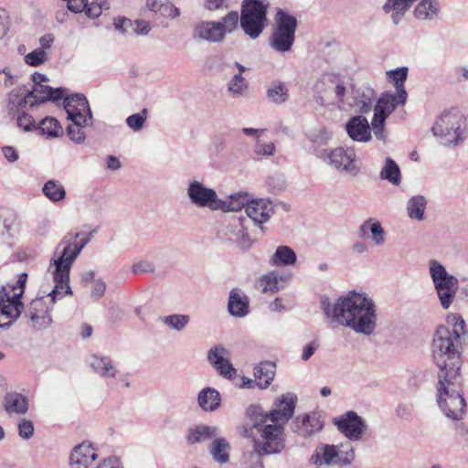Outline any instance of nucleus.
<instances>
[{
    "instance_id": "obj_6",
    "label": "nucleus",
    "mask_w": 468,
    "mask_h": 468,
    "mask_svg": "<svg viewBox=\"0 0 468 468\" xmlns=\"http://www.w3.org/2000/svg\"><path fill=\"white\" fill-rule=\"evenodd\" d=\"M437 402L444 415L452 420H461L464 414L465 400L462 394L461 374H438Z\"/></svg>"
},
{
    "instance_id": "obj_55",
    "label": "nucleus",
    "mask_w": 468,
    "mask_h": 468,
    "mask_svg": "<svg viewBox=\"0 0 468 468\" xmlns=\"http://www.w3.org/2000/svg\"><path fill=\"white\" fill-rule=\"evenodd\" d=\"M253 151L257 155L271 156L275 154V145L271 142L256 141Z\"/></svg>"
},
{
    "instance_id": "obj_17",
    "label": "nucleus",
    "mask_w": 468,
    "mask_h": 468,
    "mask_svg": "<svg viewBox=\"0 0 468 468\" xmlns=\"http://www.w3.org/2000/svg\"><path fill=\"white\" fill-rule=\"evenodd\" d=\"M296 397L292 393L282 395L273 403V409L269 411H261L257 406H250L255 416H264L269 423L284 428L285 424L292 417L295 410Z\"/></svg>"
},
{
    "instance_id": "obj_53",
    "label": "nucleus",
    "mask_w": 468,
    "mask_h": 468,
    "mask_svg": "<svg viewBox=\"0 0 468 468\" xmlns=\"http://www.w3.org/2000/svg\"><path fill=\"white\" fill-rule=\"evenodd\" d=\"M369 232L371 234V239L373 242L377 246H380L384 243L385 231L380 222L375 220L374 218H369Z\"/></svg>"
},
{
    "instance_id": "obj_2",
    "label": "nucleus",
    "mask_w": 468,
    "mask_h": 468,
    "mask_svg": "<svg viewBox=\"0 0 468 468\" xmlns=\"http://www.w3.org/2000/svg\"><path fill=\"white\" fill-rule=\"evenodd\" d=\"M452 328L441 325L437 328L431 345L432 358L439 367V373L460 374V337L464 334V320L453 315L450 321Z\"/></svg>"
},
{
    "instance_id": "obj_28",
    "label": "nucleus",
    "mask_w": 468,
    "mask_h": 468,
    "mask_svg": "<svg viewBox=\"0 0 468 468\" xmlns=\"http://www.w3.org/2000/svg\"><path fill=\"white\" fill-rule=\"evenodd\" d=\"M323 80L324 81H332V83L335 84V100L338 106L342 110H347L355 104L354 96L349 92V90L343 85V81L340 80L338 75H335L330 72H326L323 76Z\"/></svg>"
},
{
    "instance_id": "obj_39",
    "label": "nucleus",
    "mask_w": 468,
    "mask_h": 468,
    "mask_svg": "<svg viewBox=\"0 0 468 468\" xmlns=\"http://www.w3.org/2000/svg\"><path fill=\"white\" fill-rule=\"evenodd\" d=\"M297 421V431L303 437L320 431L324 426L323 420L316 414L298 417Z\"/></svg>"
},
{
    "instance_id": "obj_62",
    "label": "nucleus",
    "mask_w": 468,
    "mask_h": 468,
    "mask_svg": "<svg viewBox=\"0 0 468 468\" xmlns=\"http://www.w3.org/2000/svg\"><path fill=\"white\" fill-rule=\"evenodd\" d=\"M132 34L146 36L150 32V25L144 20L133 21Z\"/></svg>"
},
{
    "instance_id": "obj_9",
    "label": "nucleus",
    "mask_w": 468,
    "mask_h": 468,
    "mask_svg": "<svg viewBox=\"0 0 468 468\" xmlns=\"http://www.w3.org/2000/svg\"><path fill=\"white\" fill-rule=\"evenodd\" d=\"M239 27V14L229 12L218 21H201L194 26L192 37L195 40L209 43L224 41L226 35L233 33Z\"/></svg>"
},
{
    "instance_id": "obj_48",
    "label": "nucleus",
    "mask_w": 468,
    "mask_h": 468,
    "mask_svg": "<svg viewBox=\"0 0 468 468\" xmlns=\"http://www.w3.org/2000/svg\"><path fill=\"white\" fill-rule=\"evenodd\" d=\"M358 96H360L359 91L356 92ZM355 104L353 106H356L360 113L368 112L373 105L374 100V90L371 89H366L361 94L360 98L355 97Z\"/></svg>"
},
{
    "instance_id": "obj_7",
    "label": "nucleus",
    "mask_w": 468,
    "mask_h": 468,
    "mask_svg": "<svg viewBox=\"0 0 468 468\" xmlns=\"http://www.w3.org/2000/svg\"><path fill=\"white\" fill-rule=\"evenodd\" d=\"M27 279V274L23 272L16 282L0 286V328H9L20 316L24 308L21 297Z\"/></svg>"
},
{
    "instance_id": "obj_13",
    "label": "nucleus",
    "mask_w": 468,
    "mask_h": 468,
    "mask_svg": "<svg viewBox=\"0 0 468 468\" xmlns=\"http://www.w3.org/2000/svg\"><path fill=\"white\" fill-rule=\"evenodd\" d=\"M65 95L66 89L63 88L52 89L46 84L34 85L32 90L27 91L23 97H20L16 91L13 90L9 94L8 108L10 111H14L15 109L27 105L33 107L37 103H42L47 101L57 102L63 99Z\"/></svg>"
},
{
    "instance_id": "obj_10",
    "label": "nucleus",
    "mask_w": 468,
    "mask_h": 468,
    "mask_svg": "<svg viewBox=\"0 0 468 468\" xmlns=\"http://www.w3.org/2000/svg\"><path fill=\"white\" fill-rule=\"evenodd\" d=\"M356 458L354 446L348 442L339 445L322 444L316 447L312 461L316 465L337 466L340 468L350 466Z\"/></svg>"
},
{
    "instance_id": "obj_61",
    "label": "nucleus",
    "mask_w": 468,
    "mask_h": 468,
    "mask_svg": "<svg viewBox=\"0 0 468 468\" xmlns=\"http://www.w3.org/2000/svg\"><path fill=\"white\" fill-rule=\"evenodd\" d=\"M16 77L7 68L0 70V86L10 88L16 84Z\"/></svg>"
},
{
    "instance_id": "obj_14",
    "label": "nucleus",
    "mask_w": 468,
    "mask_h": 468,
    "mask_svg": "<svg viewBox=\"0 0 468 468\" xmlns=\"http://www.w3.org/2000/svg\"><path fill=\"white\" fill-rule=\"evenodd\" d=\"M297 20L293 16L279 10L276 15V24L270 37L271 47L278 52H288L294 42Z\"/></svg>"
},
{
    "instance_id": "obj_21",
    "label": "nucleus",
    "mask_w": 468,
    "mask_h": 468,
    "mask_svg": "<svg viewBox=\"0 0 468 468\" xmlns=\"http://www.w3.org/2000/svg\"><path fill=\"white\" fill-rule=\"evenodd\" d=\"M190 202L199 207H207L211 210H218V197L216 191L207 187L202 182L192 180L186 189Z\"/></svg>"
},
{
    "instance_id": "obj_60",
    "label": "nucleus",
    "mask_w": 468,
    "mask_h": 468,
    "mask_svg": "<svg viewBox=\"0 0 468 468\" xmlns=\"http://www.w3.org/2000/svg\"><path fill=\"white\" fill-rule=\"evenodd\" d=\"M161 14L165 17L176 19L180 16L181 12L173 3L166 1L164 3Z\"/></svg>"
},
{
    "instance_id": "obj_12",
    "label": "nucleus",
    "mask_w": 468,
    "mask_h": 468,
    "mask_svg": "<svg viewBox=\"0 0 468 468\" xmlns=\"http://www.w3.org/2000/svg\"><path fill=\"white\" fill-rule=\"evenodd\" d=\"M408 93L400 92H383L377 101L374 107V115L371 121L372 130L376 138L379 140L385 139L384 125L387 118L401 105H405Z\"/></svg>"
},
{
    "instance_id": "obj_49",
    "label": "nucleus",
    "mask_w": 468,
    "mask_h": 468,
    "mask_svg": "<svg viewBox=\"0 0 468 468\" xmlns=\"http://www.w3.org/2000/svg\"><path fill=\"white\" fill-rule=\"evenodd\" d=\"M162 321L170 329L180 332L188 324L190 317L186 314H171L163 317Z\"/></svg>"
},
{
    "instance_id": "obj_20",
    "label": "nucleus",
    "mask_w": 468,
    "mask_h": 468,
    "mask_svg": "<svg viewBox=\"0 0 468 468\" xmlns=\"http://www.w3.org/2000/svg\"><path fill=\"white\" fill-rule=\"evenodd\" d=\"M98 449L84 441L73 447L69 458V468H96L99 464Z\"/></svg>"
},
{
    "instance_id": "obj_50",
    "label": "nucleus",
    "mask_w": 468,
    "mask_h": 468,
    "mask_svg": "<svg viewBox=\"0 0 468 468\" xmlns=\"http://www.w3.org/2000/svg\"><path fill=\"white\" fill-rule=\"evenodd\" d=\"M333 137L332 130L326 127H319L310 131L307 133V138L314 144H327Z\"/></svg>"
},
{
    "instance_id": "obj_24",
    "label": "nucleus",
    "mask_w": 468,
    "mask_h": 468,
    "mask_svg": "<svg viewBox=\"0 0 468 468\" xmlns=\"http://www.w3.org/2000/svg\"><path fill=\"white\" fill-rule=\"evenodd\" d=\"M290 274H282L278 271H271L261 275L256 282V288L263 293H275L283 289L290 281Z\"/></svg>"
},
{
    "instance_id": "obj_16",
    "label": "nucleus",
    "mask_w": 468,
    "mask_h": 468,
    "mask_svg": "<svg viewBox=\"0 0 468 468\" xmlns=\"http://www.w3.org/2000/svg\"><path fill=\"white\" fill-rule=\"evenodd\" d=\"M65 292V289L62 290ZM52 290L47 297H37L31 301L26 312V316L29 319L30 324L36 330H43L49 327L52 324L51 310L56 301L62 299L68 293L58 294L55 300L52 297Z\"/></svg>"
},
{
    "instance_id": "obj_19",
    "label": "nucleus",
    "mask_w": 468,
    "mask_h": 468,
    "mask_svg": "<svg viewBox=\"0 0 468 468\" xmlns=\"http://www.w3.org/2000/svg\"><path fill=\"white\" fill-rule=\"evenodd\" d=\"M64 109L68 119L78 125H92V113L86 97L76 93L64 96Z\"/></svg>"
},
{
    "instance_id": "obj_25",
    "label": "nucleus",
    "mask_w": 468,
    "mask_h": 468,
    "mask_svg": "<svg viewBox=\"0 0 468 468\" xmlns=\"http://www.w3.org/2000/svg\"><path fill=\"white\" fill-rule=\"evenodd\" d=\"M371 129L368 121L362 115L352 117L346 124L348 136L356 142L366 143L371 139Z\"/></svg>"
},
{
    "instance_id": "obj_1",
    "label": "nucleus",
    "mask_w": 468,
    "mask_h": 468,
    "mask_svg": "<svg viewBox=\"0 0 468 468\" xmlns=\"http://www.w3.org/2000/svg\"><path fill=\"white\" fill-rule=\"evenodd\" d=\"M321 303L325 317L336 327L367 336L377 328V306L366 292L351 291L335 302L323 300Z\"/></svg>"
},
{
    "instance_id": "obj_35",
    "label": "nucleus",
    "mask_w": 468,
    "mask_h": 468,
    "mask_svg": "<svg viewBox=\"0 0 468 468\" xmlns=\"http://www.w3.org/2000/svg\"><path fill=\"white\" fill-rule=\"evenodd\" d=\"M234 66L237 68L238 72L233 74V77L228 83V90L235 98L242 97L246 94L249 89V83L242 74L247 70V68L239 62H235Z\"/></svg>"
},
{
    "instance_id": "obj_23",
    "label": "nucleus",
    "mask_w": 468,
    "mask_h": 468,
    "mask_svg": "<svg viewBox=\"0 0 468 468\" xmlns=\"http://www.w3.org/2000/svg\"><path fill=\"white\" fill-rule=\"evenodd\" d=\"M246 214L257 226L267 222L273 212V206L270 199H251L246 206Z\"/></svg>"
},
{
    "instance_id": "obj_45",
    "label": "nucleus",
    "mask_w": 468,
    "mask_h": 468,
    "mask_svg": "<svg viewBox=\"0 0 468 468\" xmlns=\"http://www.w3.org/2000/svg\"><path fill=\"white\" fill-rule=\"evenodd\" d=\"M408 72L407 67H399L387 71V80L393 84L397 93H407L404 83L408 78Z\"/></svg>"
},
{
    "instance_id": "obj_33",
    "label": "nucleus",
    "mask_w": 468,
    "mask_h": 468,
    "mask_svg": "<svg viewBox=\"0 0 468 468\" xmlns=\"http://www.w3.org/2000/svg\"><path fill=\"white\" fill-rule=\"evenodd\" d=\"M68 8L73 13L84 12L85 15L90 18H97L102 13V3L101 2H91L88 0H68Z\"/></svg>"
},
{
    "instance_id": "obj_29",
    "label": "nucleus",
    "mask_w": 468,
    "mask_h": 468,
    "mask_svg": "<svg viewBox=\"0 0 468 468\" xmlns=\"http://www.w3.org/2000/svg\"><path fill=\"white\" fill-rule=\"evenodd\" d=\"M228 310L235 317H244L249 314V297L241 289L233 288L230 291Z\"/></svg>"
},
{
    "instance_id": "obj_59",
    "label": "nucleus",
    "mask_w": 468,
    "mask_h": 468,
    "mask_svg": "<svg viewBox=\"0 0 468 468\" xmlns=\"http://www.w3.org/2000/svg\"><path fill=\"white\" fill-rule=\"evenodd\" d=\"M106 291V283L101 279H97L91 285L90 296L94 301L100 300Z\"/></svg>"
},
{
    "instance_id": "obj_41",
    "label": "nucleus",
    "mask_w": 468,
    "mask_h": 468,
    "mask_svg": "<svg viewBox=\"0 0 468 468\" xmlns=\"http://www.w3.org/2000/svg\"><path fill=\"white\" fill-rule=\"evenodd\" d=\"M230 445L225 438H214L209 446V452L213 460L220 464L226 463L229 459Z\"/></svg>"
},
{
    "instance_id": "obj_43",
    "label": "nucleus",
    "mask_w": 468,
    "mask_h": 468,
    "mask_svg": "<svg viewBox=\"0 0 468 468\" xmlns=\"http://www.w3.org/2000/svg\"><path fill=\"white\" fill-rule=\"evenodd\" d=\"M379 177L394 186H399L401 183L400 168L392 158L387 157L385 159V164L380 170Z\"/></svg>"
},
{
    "instance_id": "obj_5",
    "label": "nucleus",
    "mask_w": 468,
    "mask_h": 468,
    "mask_svg": "<svg viewBox=\"0 0 468 468\" xmlns=\"http://www.w3.org/2000/svg\"><path fill=\"white\" fill-rule=\"evenodd\" d=\"M431 133L441 145L458 147L468 139L467 118L456 108L445 110L436 118Z\"/></svg>"
},
{
    "instance_id": "obj_42",
    "label": "nucleus",
    "mask_w": 468,
    "mask_h": 468,
    "mask_svg": "<svg viewBox=\"0 0 468 468\" xmlns=\"http://www.w3.org/2000/svg\"><path fill=\"white\" fill-rule=\"evenodd\" d=\"M42 193L53 203L62 202L66 198L64 186L56 179L48 180L42 186Z\"/></svg>"
},
{
    "instance_id": "obj_58",
    "label": "nucleus",
    "mask_w": 468,
    "mask_h": 468,
    "mask_svg": "<svg viewBox=\"0 0 468 468\" xmlns=\"http://www.w3.org/2000/svg\"><path fill=\"white\" fill-rule=\"evenodd\" d=\"M16 124L24 131H30L35 126V121L31 115L20 112L16 118Z\"/></svg>"
},
{
    "instance_id": "obj_27",
    "label": "nucleus",
    "mask_w": 468,
    "mask_h": 468,
    "mask_svg": "<svg viewBox=\"0 0 468 468\" xmlns=\"http://www.w3.org/2000/svg\"><path fill=\"white\" fill-rule=\"evenodd\" d=\"M90 366L92 371L101 378H116L118 368L113 360L103 355L94 354L90 357Z\"/></svg>"
},
{
    "instance_id": "obj_4",
    "label": "nucleus",
    "mask_w": 468,
    "mask_h": 468,
    "mask_svg": "<svg viewBox=\"0 0 468 468\" xmlns=\"http://www.w3.org/2000/svg\"><path fill=\"white\" fill-rule=\"evenodd\" d=\"M251 424L243 427L242 435L251 439L254 452L259 456L281 452L285 444L284 428L267 421L264 416H255L253 409L247 410Z\"/></svg>"
},
{
    "instance_id": "obj_51",
    "label": "nucleus",
    "mask_w": 468,
    "mask_h": 468,
    "mask_svg": "<svg viewBox=\"0 0 468 468\" xmlns=\"http://www.w3.org/2000/svg\"><path fill=\"white\" fill-rule=\"evenodd\" d=\"M147 116L148 111L146 109H144L141 112L133 113L128 116L125 120V122L132 131H133L134 133H138L143 130Z\"/></svg>"
},
{
    "instance_id": "obj_57",
    "label": "nucleus",
    "mask_w": 468,
    "mask_h": 468,
    "mask_svg": "<svg viewBox=\"0 0 468 468\" xmlns=\"http://www.w3.org/2000/svg\"><path fill=\"white\" fill-rule=\"evenodd\" d=\"M133 21L124 16L115 17L113 20V27L115 30L122 35H132Z\"/></svg>"
},
{
    "instance_id": "obj_63",
    "label": "nucleus",
    "mask_w": 468,
    "mask_h": 468,
    "mask_svg": "<svg viewBox=\"0 0 468 468\" xmlns=\"http://www.w3.org/2000/svg\"><path fill=\"white\" fill-rule=\"evenodd\" d=\"M132 270L134 273L153 272L154 271V266L148 261H142L134 263L132 267Z\"/></svg>"
},
{
    "instance_id": "obj_15",
    "label": "nucleus",
    "mask_w": 468,
    "mask_h": 468,
    "mask_svg": "<svg viewBox=\"0 0 468 468\" xmlns=\"http://www.w3.org/2000/svg\"><path fill=\"white\" fill-rule=\"evenodd\" d=\"M318 157L330 166L352 176H356L360 167L356 163V154L354 148L338 146L334 149H323Z\"/></svg>"
},
{
    "instance_id": "obj_8",
    "label": "nucleus",
    "mask_w": 468,
    "mask_h": 468,
    "mask_svg": "<svg viewBox=\"0 0 468 468\" xmlns=\"http://www.w3.org/2000/svg\"><path fill=\"white\" fill-rule=\"evenodd\" d=\"M428 271L441 306L444 310L449 309L459 291L458 278L449 273L446 267L435 259L429 261Z\"/></svg>"
},
{
    "instance_id": "obj_11",
    "label": "nucleus",
    "mask_w": 468,
    "mask_h": 468,
    "mask_svg": "<svg viewBox=\"0 0 468 468\" xmlns=\"http://www.w3.org/2000/svg\"><path fill=\"white\" fill-rule=\"evenodd\" d=\"M267 5L262 0H244L239 24L244 33L251 39H256L266 26Z\"/></svg>"
},
{
    "instance_id": "obj_30",
    "label": "nucleus",
    "mask_w": 468,
    "mask_h": 468,
    "mask_svg": "<svg viewBox=\"0 0 468 468\" xmlns=\"http://www.w3.org/2000/svg\"><path fill=\"white\" fill-rule=\"evenodd\" d=\"M296 261L297 255L295 251L286 245L278 246L269 260L270 265L273 267L292 266Z\"/></svg>"
},
{
    "instance_id": "obj_22",
    "label": "nucleus",
    "mask_w": 468,
    "mask_h": 468,
    "mask_svg": "<svg viewBox=\"0 0 468 468\" xmlns=\"http://www.w3.org/2000/svg\"><path fill=\"white\" fill-rule=\"evenodd\" d=\"M227 349L218 345L208 350L207 360L221 377L230 379L236 376L237 370L227 358Z\"/></svg>"
},
{
    "instance_id": "obj_47",
    "label": "nucleus",
    "mask_w": 468,
    "mask_h": 468,
    "mask_svg": "<svg viewBox=\"0 0 468 468\" xmlns=\"http://www.w3.org/2000/svg\"><path fill=\"white\" fill-rule=\"evenodd\" d=\"M41 133L47 137H58L62 133V127L55 118L43 119L38 126Z\"/></svg>"
},
{
    "instance_id": "obj_3",
    "label": "nucleus",
    "mask_w": 468,
    "mask_h": 468,
    "mask_svg": "<svg viewBox=\"0 0 468 468\" xmlns=\"http://www.w3.org/2000/svg\"><path fill=\"white\" fill-rule=\"evenodd\" d=\"M94 233L95 230L89 232L86 236L81 237L78 242H72L66 236L56 247L48 267V272L52 276L55 282L51 292L53 300L58 294H62V290L64 289V293L72 294L69 285V274L72 264L81 250L90 243Z\"/></svg>"
},
{
    "instance_id": "obj_31",
    "label": "nucleus",
    "mask_w": 468,
    "mask_h": 468,
    "mask_svg": "<svg viewBox=\"0 0 468 468\" xmlns=\"http://www.w3.org/2000/svg\"><path fill=\"white\" fill-rule=\"evenodd\" d=\"M218 434V428L216 426L197 425L189 429L186 435V441L190 445L207 441L216 438Z\"/></svg>"
},
{
    "instance_id": "obj_38",
    "label": "nucleus",
    "mask_w": 468,
    "mask_h": 468,
    "mask_svg": "<svg viewBox=\"0 0 468 468\" xmlns=\"http://www.w3.org/2000/svg\"><path fill=\"white\" fill-rule=\"evenodd\" d=\"M274 376L275 365L271 362H261L254 367L256 385L261 389L267 388L271 385Z\"/></svg>"
},
{
    "instance_id": "obj_52",
    "label": "nucleus",
    "mask_w": 468,
    "mask_h": 468,
    "mask_svg": "<svg viewBox=\"0 0 468 468\" xmlns=\"http://www.w3.org/2000/svg\"><path fill=\"white\" fill-rule=\"evenodd\" d=\"M49 58L48 52L36 48L25 56V62L31 67H38Z\"/></svg>"
},
{
    "instance_id": "obj_44",
    "label": "nucleus",
    "mask_w": 468,
    "mask_h": 468,
    "mask_svg": "<svg viewBox=\"0 0 468 468\" xmlns=\"http://www.w3.org/2000/svg\"><path fill=\"white\" fill-rule=\"evenodd\" d=\"M267 98L275 104H282L288 100L289 90L287 85L282 81H273L267 89Z\"/></svg>"
},
{
    "instance_id": "obj_56",
    "label": "nucleus",
    "mask_w": 468,
    "mask_h": 468,
    "mask_svg": "<svg viewBox=\"0 0 468 468\" xmlns=\"http://www.w3.org/2000/svg\"><path fill=\"white\" fill-rule=\"evenodd\" d=\"M85 126L86 125H78L75 123L69 125L67 128V133L70 140L76 144H82L86 138L85 133L82 130V128Z\"/></svg>"
},
{
    "instance_id": "obj_40",
    "label": "nucleus",
    "mask_w": 468,
    "mask_h": 468,
    "mask_svg": "<svg viewBox=\"0 0 468 468\" xmlns=\"http://www.w3.org/2000/svg\"><path fill=\"white\" fill-rule=\"evenodd\" d=\"M250 201V195L247 192H238L229 196L225 200L218 198V210L239 211L242 207L246 208Z\"/></svg>"
},
{
    "instance_id": "obj_46",
    "label": "nucleus",
    "mask_w": 468,
    "mask_h": 468,
    "mask_svg": "<svg viewBox=\"0 0 468 468\" xmlns=\"http://www.w3.org/2000/svg\"><path fill=\"white\" fill-rule=\"evenodd\" d=\"M230 227L237 229V232L234 233L235 241H237L241 248H250L253 242L245 231L243 219L241 218H233Z\"/></svg>"
},
{
    "instance_id": "obj_64",
    "label": "nucleus",
    "mask_w": 468,
    "mask_h": 468,
    "mask_svg": "<svg viewBox=\"0 0 468 468\" xmlns=\"http://www.w3.org/2000/svg\"><path fill=\"white\" fill-rule=\"evenodd\" d=\"M318 348V344L311 342L303 346L302 359L303 361L309 360Z\"/></svg>"
},
{
    "instance_id": "obj_32",
    "label": "nucleus",
    "mask_w": 468,
    "mask_h": 468,
    "mask_svg": "<svg viewBox=\"0 0 468 468\" xmlns=\"http://www.w3.org/2000/svg\"><path fill=\"white\" fill-rule=\"evenodd\" d=\"M417 0H386L383 10L390 16L393 23L398 25L412 4Z\"/></svg>"
},
{
    "instance_id": "obj_18",
    "label": "nucleus",
    "mask_w": 468,
    "mask_h": 468,
    "mask_svg": "<svg viewBox=\"0 0 468 468\" xmlns=\"http://www.w3.org/2000/svg\"><path fill=\"white\" fill-rule=\"evenodd\" d=\"M337 430L350 441H359L367 430L366 420L356 411L349 410L334 419Z\"/></svg>"
},
{
    "instance_id": "obj_34",
    "label": "nucleus",
    "mask_w": 468,
    "mask_h": 468,
    "mask_svg": "<svg viewBox=\"0 0 468 468\" xmlns=\"http://www.w3.org/2000/svg\"><path fill=\"white\" fill-rule=\"evenodd\" d=\"M4 407L10 415H24L28 410V399L20 393H7L5 397Z\"/></svg>"
},
{
    "instance_id": "obj_26",
    "label": "nucleus",
    "mask_w": 468,
    "mask_h": 468,
    "mask_svg": "<svg viewBox=\"0 0 468 468\" xmlns=\"http://www.w3.org/2000/svg\"><path fill=\"white\" fill-rule=\"evenodd\" d=\"M441 13V5L439 0H420L413 9V16L420 22L436 21Z\"/></svg>"
},
{
    "instance_id": "obj_54",
    "label": "nucleus",
    "mask_w": 468,
    "mask_h": 468,
    "mask_svg": "<svg viewBox=\"0 0 468 468\" xmlns=\"http://www.w3.org/2000/svg\"><path fill=\"white\" fill-rule=\"evenodd\" d=\"M18 435L24 440H29L33 437L35 427L33 422L27 419H21L17 423Z\"/></svg>"
},
{
    "instance_id": "obj_36",
    "label": "nucleus",
    "mask_w": 468,
    "mask_h": 468,
    "mask_svg": "<svg viewBox=\"0 0 468 468\" xmlns=\"http://www.w3.org/2000/svg\"><path fill=\"white\" fill-rule=\"evenodd\" d=\"M197 403L204 411L212 412L220 407L221 396L217 389L205 388L197 395Z\"/></svg>"
},
{
    "instance_id": "obj_37",
    "label": "nucleus",
    "mask_w": 468,
    "mask_h": 468,
    "mask_svg": "<svg viewBox=\"0 0 468 468\" xmlns=\"http://www.w3.org/2000/svg\"><path fill=\"white\" fill-rule=\"evenodd\" d=\"M427 204V199L422 195H416L409 198L406 203V212L409 218L416 221L424 220Z\"/></svg>"
}]
</instances>
